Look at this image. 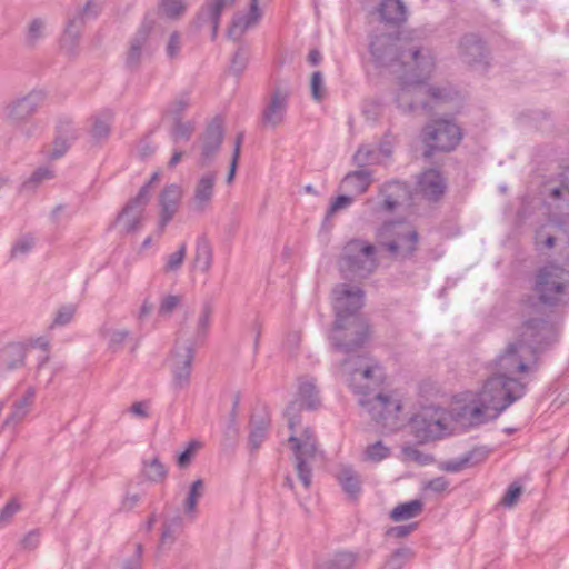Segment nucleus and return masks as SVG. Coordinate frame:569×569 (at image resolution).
Wrapping results in <instances>:
<instances>
[{"instance_id": "27", "label": "nucleus", "mask_w": 569, "mask_h": 569, "mask_svg": "<svg viewBox=\"0 0 569 569\" xmlns=\"http://www.w3.org/2000/svg\"><path fill=\"white\" fill-rule=\"evenodd\" d=\"M34 388L29 387L24 395L12 403L11 411L4 419L3 425L16 426L21 422L30 411V408L34 401Z\"/></svg>"}, {"instance_id": "2", "label": "nucleus", "mask_w": 569, "mask_h": 569, "mask_svg": "<svg viewBox=\"0 0 569 569\" xmlns=\"http://www.w3.org/2000/svg\"><path fill=\"white\" fill-rule=\"evenodd\" d=\"M545 325L546 321L539 318L526 320L518 328L517 338L510 341L492 361L493 372L488 379H497L502 382L503 391L516 397V401L525 396L526 385L513 375L529 371L527 356H533L538 333Z\"/></svg>"}, {"instance_id": "41", "label": "nucleus", "mask_w": 569, "mask_h": 569, "mask_svg": "<svg viewBox=\"0 0 569 569\" xmlns=\"http://www.w3.org/2000/svg\"><path fill=\"white\" fill-rule=\"evenodd\" d=\"M44 29L46 23L42 19H33L28 26L24 44L28 48H34L44 38Z\"/></svg>"}, {"instance_id": "60", "label": "nucleus", "mask_w": 569, "mask_h": 569, "mask_svg": "<svg viewBox=\"0 0 569 569\" xmlns=\"http://www.w3.org/2000/svg\"><path fill=\"white\" fill-rule=\"evenodd\" d=\"M489 456V450L486 447H476L463 455L469 467L483 462Z\"/></svg>"}, {"instance_id": "7", "label": "nucleus", "mask_w": 569, "mask_h": 569, "mask_svg": "<svg viewBox=\"0 0 569 569\" xmlns=\"http://www.w3.org/2000/svg\"><path fill=\"white\" fill-rule=\"evenodd\" d=\"M569 271L555 262L538 269L533 290L541 303L557 307L569 302Z\"/></svg>"}, {"instance_id": "48", "label": "nucleus", "mask_w": 569, "mask_h": 569, "mask_svg": "<svg viewBox=\"0 0 569 569\" xmlns=\"http://www.w3.org/2000/svg\"><path fill=\"white\" fill-rule=\"evenodd\" d=\"M150 200V188L149 184H143L138 194L130 199L127 204L124 206V213L131 211L134 208H138V210H144L146 206L148 204Z\"/></svg>"}, {"instance_id": "16", "label": "nucleus", "mask_w": 569, "mask_h": 569, "mask_svg": "<svg viewBox=\"0 0 569 569\" xmlns=\"http://www.w3.org/2000/svg\"><path fill=\"white\" fill-rule=\"evenodd\" d=\"M43 90H32L28 94L10 101L4 107V114L13 123H21L28 120L38 111L46 100Z\"/></svg>"}, {"instance_id": "47", "label": "nucleus", "mask_w": 569, "mask_h": 569, "mask_svg": "<svg viewBox=\"0 0 569 569\" xmlns=\"http://www.w3.org/2000/svg\"><path fill=\"white\" fill-rule=\"evenodd\" d=\"M259 0H251L250 2V11L247 16L240 17L239 19L233 21V28H240L241 31L249 29L253 26L261 17V13L258 8Z\"/></svg>"}, {"instance_id": "5", "label": "nucleus", "mask_w": 569, "mask_h": 569, "mask_svg": "<svg viewBox=\"0 0 569 569\" xmlns=\"http://www.w3.org/2000/svg\"><path fill=\"white\" fill-rule=\"evenodd\" d=\"M497 379H487L476 399L461 408L459 416L470 426H480L496 419L516 401L510 392L503 391V385Z\"/></svg>"}, {"instance_id": "1", "label": "nucleus", "mask_w": 569, "mask_h": 569, "mask_svg": "<svg viewBox=\"0 0 569 569\" xmlns=\"http://www.w3.org/2000/svg\"><path fill=\"white\" fill-rule=\"evenodd\" d=\"M332 295L336 319L329 340L336 352L348 356L341 363L347 368L370 335L367 320L359 313L363 306L365 291L357 286L340 283L332 289Z\"/></svg>"}, {"instance_id": "63", "label": "nucleus", "mask_w": 569, "mask_h": 569, "mask_svg": "<svg viewBox=\"0 0 569 569\" xmlns=\"http://www.w3.org/2000/svg\"><path fill=\"white\" fill-rule=\"evenodd\" d=\"M53 173L46 167L38 168L29 178L28 181L24 182V187H37L43 180L51 179Z\"/></svg>"}, {"instance_id": "62", "label": "nucleus", "mask_w": 569, "mask_h": 569, "mask_svg": "<svg viewBox=\"0 0 569 569\" xmlns=\"http://www.w3.org/2000/svg\"><path fill=\"white\" fill-rule=\"evenodd\" d=\"M521 493H522V487L520 485L513 482L508 487V489L501 500V503L505 507H512L516 505V502L520 498Z\"/></svg>"}, {"instance_id": "15", "label": "nucleus", "mask_w": 569, "mask_h": 569, "mask_svg": "<svg viewBox=\"0 0 569 569\" xmlns=\"http://www.w3.org/2000/svg\"><path fill=\"white\" fill-rule=\"evenodd\" d=\"M152 23L143 21L133 37L129 40L128 50L126 52L124 67L131 72L140 69L144 57L152 54L150 44V33Z\"/></svg>"}, {"instance_id": "10", "label": "nucleus", "mask_w": 569, "mask_h": 569, "mask_svg": "<svg viewBox=\"0 0 569 569\" xmlns=\"http://www.w3.org/2000/svg\"><path fill=\"white\" fill-rule=\"evenodd\" d=\"M432 71L422 73L416 67L398 73L399 90L395 97L398 108L403 112H412L417 109L431 111L432 106L422 99L423 83Z\"/></svg>"}, {"instance_id": "51", "label": "nucleus", "mask_w": 569, "mask_h": 569, "mask_svg": "<svg viewBox=\"0 0 569 569\" xmlns=\"http://www.w3.org/2000/svg\"><path fill=\"white\" fill-rule=\"evenodd\" d=\"M248 64V56L243 48H239L232 57L229 70L236 77H240Z\"/></svg>"}, {"instance_id": "17", "label": "nucleus", "mask_w": 569, "mask_h": 569, "mask_svg": "<svg viewBox=\"0 0 569 569\" xmlns=\"http://www.w3.org/2000/svg\"><path fill=\"white\" fill-rule=\"evenodd\" d=\"M289 102V92L274 88L262 110L261 122L266 128L276 129L284 121Z\"/></svg>"}, {"instance_id": "11", "label": "nucleus", "mask_w": 569, "mask_h": 569, "mask_svg": "<svg viewBox=\"0 0 569 569\" xmlns=\"http://www.w3.org/2000/svg\"><path fill=\"white\" fill-rule=\"evenodd\" d=\"M449 423V413L440 407L422 408L410 421L412 432L420 442L440 439L448 433Z\"/></svg>"}, {"instance_id": "29", "label": "nucleus", "mask_w": 569, "mask_h": 569, "mask_svg": "<svg viewBox=\"0 0 569 569\" xmlns=\"http://www.w3.org/2000/svg\"><path fill=\"white\" fill-rule=\"evenodd\" d=\"M358 560V552L340 550L319 563L317 569H353Z\"/></svg>"}, {"instance_id": "57", "label": "nucleus", "mask_w": 569, "mask_h": 569, "mask_svg": "<svg viewBox=\"0 0 569 569\" xmlns=\"http://www.w3.org/2000/svg\"><path fill=\"white\" fill-rule=\"evenodd\" d=\"M34 246V238L26 234L19 238L11 248V257L14 258L20 254H27Z\"/></svg>"}, {"instance_id": "22", "label": "nucleus", "mask_w": 569, "mask_h": 569, "mask_svg": "<svg viewBox=\"0 0 569 569\" xmlns=\"http://www.w3.org/2000/svg\"><path fill=\"white\" fill-rule=\"evenodd\" d=\"M417 188L425 199L436 202L445 194L447 184L439 170L428 169L420 174Z\"/></svg>"}, {"instance_id": "25", "label": "nucleus", "mask_w": 569, "mask_h": 569, "mask_svg": "<svg viewBox=\"0 0 569 569\" xmlns=\"http://www.w3.org/2000/svg\"><path fill=\"white\" fill-rule=\"evenodd\" d=\"M216 180V172H207L199 179L194 188L193 210L202 212L211 201Z\"/></svg>"}, {"instance_id": "50", "label": "nucleus", "mask_w": 569, "mask_h": 569, "mask_svg": "<svg viewBox=\"0 0 569 569\" xmlns=\"http://www.w3.org/2000/svg\"><path fill=\"white\" fill-rule=\"evenodd\" d=\"M366 458L370 461L379 462L390 455V449L382 441H377L366 449Z\"/></svg>"}, {"instance_id": "4", "label": "nucleus", "mask_w": 569, "mask_h": 569, "mask_svg": "<svg viewBox=\"0 0 569 569\" xmlns=\"http://www.w3.org/2000/svg\"><path fill=\"white\" fill-rule=\"evenodd\" d=\"M349 373V386L353 392L362 396L359 405L368 411L372 420L385 422L397 417L401 409L399 401L380 392L369 397L370 383L377 385L381 378V368L377 363H371L367 357L358 355L357 366L350 368Z\"/></svg>"}, {"instance_id": "28", "label": "nucleus", "mask_w": 569, "mask_h": 569, "mask_svg": "<svg viewBox=\"0 0 569 569\" xmlns=\"http://www.w3.org/2000/svg\"><path fill=\"white\" fill-rule=\"evenodd\" d=\"M213 260V251L211 243L206 234L197 238L193 258V267L203 273H208L211 269Z\"/></svg>"}, {"instance_id": "32", "label": "nucleus", "mask_w": 569, "mask_h": 569, "mask_svg": "<svg viewBox=\"0 0 569 569\" xmlns=\"http://www.w3.org/2000/svg\"><path fill=\"white\" fill-rule=\"evenodd\" d=\"M379 12L381 19L388 23L400 24L406 20V7L401 0H383Z\"/></svg>"}, {"instance_id": "9", "label": "nucleus", "mask_w": 569, "mask_h": 569, "mask_svg": "<svg viewBox=\"0 0 569 569\" xmlns=\"http://www.w3.org/2000/svg\"><path fill=\"white\" fill-rule=\"evenodd\" d=\"M463 137L462 129L451 119L440 118L427 123L422 129V141L426 146L425 157L435 152L453 151Z\"/></svg>"}, {"instance_id": "64", "label": "nucleus", "mask_w": 569, "mask_h": 569, "mask_svg": "<svg viewBox=\"0 0 569 569\" xmlns=\"http://www.w3.org/2000/svg\"><path fill=\"white\" fill-rule=\"evenodd\" d=\"M181 50V36L178 31H174L170 34L167 47H166V53L170 59H174L179 56Z\"/></svg>"}, {"instance_id": "12", "label": "nucleus", "mask_w": 569, "mask_h": 569, "mask_svg": "<svg viewBox=\"0 0 569 569\" xmlns=\"http://www.w3.org/2000/svg\"><path fill=\"white\" fill-rule=\"evenodd\" d=\"M293 451V458L296 462V470L299 479L301 480L305 488H309L311 485L312 471L309 466V461L316 457L317 452V439L313 430L310 427L305 428L301 437H297L293 433L288 439Z\"/></svg>"}, {"instance_id": "35", "label": "nucleus", "mask_w": 569, "mask_h": 569, "mask_svg": "<svg viewBox=\"0 0 569 569\" xmlns=\"http://www.w3.org/2000/svg\"><path fill=\"white\" fill-rule=\"evenodd\" d=\"M299 397L308 410H316L320 406L319 391L310 379H302L299 382Z\"/></svg>"}, {"instance_id": "13", "label": "nucleus", "mask_w": 569, "mask_h": 569, "mask_svg": "<svg viewBox=\"0 0 569 569\" xmlns=\"http://www.w3.org/2000/svg\"><path fill=\"white\" fill-rule=\"evenodd\" d=\"M194 347L191 342L181 343L177 340L171 350L168 362L172 375L171 386L177 392L190 386Z\"/></svg>"}, {"instance_id": "33", "label": "nucleus", "mask_w": 569, "mask_h": 569, "mask_svg": "<svg viewBox=\"0 0 569 569\" xmlns=\"http://www.w3.org/2000/svg\"><path fill=\"white\" fill-rule=\"evenodd\" d=\"M338 480L343 491L353 500H356L361 491V481L359 475L350 467H343Z\"/></svg>"}, {"instance_id": "61", "label": "nucleus", "mask_w": 569, "mask_h": 569, "mask_svg": "<svg viewBox=\"0 0 569 569\" xmlns=\"http://www.w3.org/2000/svg\"><path fill=\"white\" fill-rule=\"evenodd\" d=\"M189 106L188 96H181L179 99L174 100L170 107L168 112L172 116L173 121L182 120L183 112Z\"/></svg>"}, {"instance_id": "23", "label": "nucleus", "mask_w": 569, "mask_h": 569, "mask_svg": "<svg viewBox=\"0 0 569 569\" xmlns=\"http://www.w3.org/2000/svg\"><path fill=\"white\" fill-rule=\"evenodd\" d=\"M27 348L19 342H11L0 349V377L24 366Z\"/></svg>"}, {"instance_id": "59", "label": "nucleus", "mask_w": 569, "mask_h": 569, "mask_svg": "<svg viewBox=\"0 0 569 569\" xmlns=\"http://www.w3.org/2000/svg\"><path fill=\"white\" fill-rule=\"evenodd\" d=\"M72 141L62 138V136H56V139L52 143V150L49 154L50 159H59L66 154V152L69 150Z\"/></svg>"}, {"instance_id": "42", "label": "nucleus", "mask_w": 569, "mask_h": 569, "mask_svg": "<svg viewBox=\"0 0 569 569\" xmlns=\"http://www.w3.org/2000/svg\"><path fill=\"white\" fill-rule=\"evenodd\" d=\"M211 313H212V308L210 307V305L206 303L202 308L200 316H199V319L197 322V329H196V332H194L191 343L197 346L204 341V338L207 336L209 325H210Z\"/></svg>"}, {"instance_id": "24", "label": "nucleus", "mask_w": 569, "mask_h": 569, "mask_svg": "<svg viewBox=\"0 0 569 569\" xmlns=\"http://www.w3.org/2000/svg\"><path fill=\"white\" fill-rule=\"evenodd\" d=\"M381 193L383 196L382 207L388 211L395 210L411 198L410 186L398 180L386 182L381 188Z\"/></svg>"}, {"instance_id": "21", "label": "nucleus", "mask_w": 569, "mask_h": 569, "mask_svg": "<svg viewBox=\"0 0 569 569\" xmlns=\"http://www.w3.org/2000/svg\"><path fill=\"white\" fill-rule=\"evenodd\" d=\"M226 6L227 0H206L196 17L194 27L197 29H202L210 26L211 39L214 40L218 34L221 14Z\"/></svg>"}, {"instance_id": "43", "label": "nucleus", "mask_w": 569, "mask_h": 569, "mask_svg": "<svg viewBox=\"0 0 569 569\" xmlns=\"http://www.w3.org/2000/svg\"><path fill=\"white\" fill-rule=\"evenodd\" d=\"M187 10L184 0H161L159 3V11L168 19H179Z\"/></svg>"}, {"instance_id": "34", "label": "nucleus", "mask_w": 569, "mask_h": 569, "mask_svg": "<svg viewBox=\"0 0 569 569\" xmlns=\"http://www.w3.org/2000/svg\"><path fill=\"white\" fill-rule=\"evenodd\" d=\"M250 427L248 445L251 451H257L266 440L269 423L263 417L258 419L256 416H252Z\"/></svg>"}, {"instance_id": "6", "label": "nucleus", "mask_w": 569, "mask_h": 569, "mask_svg": "<svg viewBox=\"0 0 569 569\" xmlns=\"http://www.w3.org/2000/svg\"><path fill=\"white\" fill-rule=\"evenodd\" d=\"M378 266L376 246L362 239H351L342 248L339 269L346 279H366Z\"/></svg>"}, {"instance_id": "38", "label": "nucleus", "mask_w": 569, "mask_h": 569, "mask_svg": "<svg viewBox=\"0 0 569 569\" xmlns=\"http://www.w3.org/2000/svg\"><path fill=\"white\" fill-rule=\"evenodd\" d=\"M204 493V482L202 479H198L193 481L189 488L188 495L186 497L183 507L184 513L187 516H193L197 511V505L199 499Z\"/></svg>"}, {"instance_id": "26", "label": "nucleus", "mask_w": 569, "mask_h": 569, "mask_svg": "<svg viewBox=\"0 0 569 569\" xmlns=\"http://www.w3.org/2000/svg\"><path fill=\"white\" fill-rule=\"evenodd\" d=\"M371 183L372 172L368 169H360L347 173L341 181V187L346 191L359 196L365 193Z\"/></svg>"}, {"instance_id": "39", "label": "nucleus", "mask_w": 569, "mask_h": 569, "mask_svg": "<svg viewBox=\"0 0 569 569\" xmlns=\"http://www.w3.org/2000/svg\"><path fill=\"white\" fill-rule=\"evenodd\" d=\"M413 556L415 553L411 548H398L387 558L381 569H402Z\"/></svg>"}, {"instance_id": "54", "label": "nucleus", "mask_w": 569, "mask_h": 569, "mask_svg": "<svg viewBox=\"0 0 569 569\" xmlns=\"http://www.w3.org/2000/svg\"><path fill=\"white\" fill-rule=\"evenodd\" d=\"M302 405H299L297 401H292L288 405L284 415L288 419V427L291 432L295 435L296 428L301 423L300 409Z\"/></svg>"}, {"instance_id": "30", "label": "nucleus", "mask_w": 569, "mask_h": 569, "mask_svg": "<svg viewBox=\"0 0 569 569\" xmlns=\"http://www.w3.org/2000/svg\"><path fill=\"white\" fill-rule=\"evenodd\" d=\"M92 126L89 131L91 143L94 146L102 144L110 136L111 131V113L104 112L91 118Z\"/></svg>"}, {"instance_id": "52", "label": "nucleus", "mask_w": 569, "mask_h": 569, "mask_svg": "<svg viewBox=\"0 0 569 569\" xmlns=\"http://www.w3.org/2000/svg\"><path fill=\"white\" fill-rule=\"evenodd\" d=\"M310 90L313 100L320 102L326 94L323 76L320 71H315L310 79Z\"/></svg>"}, {"instance_id": "44", "label": "nucleus", "mask_w": 569, "mask_h": 569, "mask_svg": "<svg viewBox=\"0 0 569 569\" xmlns=\"http://www.w3.org/2000/svg\"><path fill=\"white\" fill-rule=\"evenodd\" d=\"M144 210H138V208L124 213V208L118 216V221L123 223L126 232H134L141 227L142 213Z\"/></svg>"}, {"instance_id": "58", "label": "nucleus", "mask_w": 569, "mask_h": 569, "mask_svg": "<svg viewBox=\"0 0 569 569\" xmlns=\"http://www.w3.org/2000/svg\"><path fill=\"white\" fill-rule=\"evenodd\" d=\"M180 303H181L180 296H174V295L166 296L159 306V309H158L159 316H162V317L170 316Z\"/></svg>"}, {"instance_id": "46", "label": "nucleus", "mask_w": 569, "mask_h": 569, "mask_svg": "<svg viewBox=\"0 0 569 569\" xmlns=\"http://www.w3.org/2000/svg\"><path fill=\"white\" fill-rule=\"evenodd\" d=\"M103 335L108 337V348L113 352L120 350L130 336L127 329H104Z\"/></svg>"}, {"instance_id": "20", "label": "nucleus", "mask_w": 569, "mask_h": 569, "mask_svg": "<svg viewBox=\"0 0 569 569\" xmlns=\"http://www.w3.org/2000/svg\"><path fill=\"white\" fill-rule=\"evenodd\" d=\"M460 58L470 66H487L488 51L481 38L475 33L465 34L459 44Z\"/></svg>"}, {"instance_id": "3", "label": "nucleus", "mask_w": 569, "mask_h": 569, "mask_svg": "<svg viewBox=\"0 0 569 569\" xmlns=\"http://www.w3.org/2000/svg\"><path fill=\"white\" fill-rule=\"evenodd\" d=\"M369 52L377 67L390 68L393 73L416 67L422 73L433 70L435 59L428 49L402 40L398 34L381 33L371 37Z\"/></svg>"}, {"instance_id": "56", "label": "nucleus", "mask_w": 569, "mask_h": 569, "mask_svg": "<svg viewBox=\"0 0 569 569\" xmlns=\"http://www.w3.org/2000/svg\"><path fill=\"white\" fill-rule=\"evenodd\" d=\"M239 438V427L237 419H228V423L223 431V445L226 447H233L237 445Z\"/></svg>"}, {"instance_id": "31", "label": "nucleus", "mask_w": 569, "mask_h": 569, "mask_svg": "<svg viewBox=\"0 0 569 569\" xmlns=\"http://www.w3.org/2000/svg\"><path fill=\"white\" fill-rule=\"evenodd\" d=\"M160 542L157 552L160 553L166 548L172 546L182 530V518L180 516L166 520L161 528Z\"/></svg>"}, {"instance_id": "40", "label": "nucleus", "mask_w": 569, "mask_h": 569, "mask_svg": "<svg viewBox=\"0 0 569 569\" xmlns=\"http://www.w3.org/2000/svg\"><path fill=\"white\" fill-rule=\"evenodd\" d=\"M143 472L148 480L152 482H162L168 475V470L158 457L150 461H143Z\"/></svg>"}, {"instance_id": "49", "label": "nucleus", "mask_w": 569, "mask_h": 569, "mask_svg": "<svg viewBox=\"0 0 569 569\" xmlns=\"http://www.w3.org/2000/svg\"><path fill=\"white\" fill-rule=\"evenodd\" d=\"M186 253L187 246L186 243H181L176 252L168 256L164 264V271L172 272L179 270L184 261Z\"/></svg>"}, {"instance_id": "18", "label": "nucleus", "mask_w": 569, "mask_h": 569, "mask_svg": "<svg viewBox=\"0 0 569 569\" xmlns=\"http://www.w3.org/2000/svg\"><path fill=\"white\" fill-rule=\"evenodd\" d=\"M224 138L223 120L221 117H214L207 126L202 136L200 167H207L217 156Z\"/></svg>"}, {"instance_id": "53", "label": "nucleus", "mask_w": 569, "mask_h": 569, "mask_svg": "<svg viewBox=\"0 0 569 569\" xmlns=\"http://www.w3.org/2000/svg\"><path fill=\"white\" fill-rule=\"evenodd\" d=\"M353 201L352 196L341 194L338 196L327 209L325 221L330 220L339 210L348 208Z\"/></svg>"}, {"instance_id": "55", "label": "nucleus", "mask_w": 569, "mask_h": 569, "mask_svg": "<svg viewBox=\"0 0 569 569\" xmlns=\"http://www.w3.org/2000/svg\"><path fill=\"white\" fill-rule=\"evenodd\" d=\"M57 134L73 142L78 139L79 131L74 128L73 122L70 119L63 118L60 119L57 124Z\"/></svg>"}, {"instance_id": "45", "label": "nucleus", "mask_w": 569, "mask_h": 569, "mask_svg": "<svg viewBox=\"0 0 569 569\" xmlns=\"http://www.w3.org/2000/svg\"><path fill=\"white\" fill-rule=\"evenodd\" d=\"M194 131V127L190 121L176 120L170 130V137L174 143L179 141H188Z\"/></svg>"}, {"instance_id": "19", "label": "nucleus", "mask_w": 569, "mask_h": 569, "mask_svg": "<svg viewBox=\"0 0 569 569\" xmlns=\"http://www.w3.org/2000/svg\"><path fill=\"white\" fill-rule=\"evenodd\" d=\"M182 196L181 187L172 183L167 186L160 194V219L158 223V236L160 237L167 227V224L171 221L176 212L179 208V202Z\"/></svg>"}, {"instance_id": "37", "label": "nucleus", "mask_w": 569, "mask_h": 569, "mask_svg": "<svg viewBox=\"0 0 569 569\" xmlns=\"http://www.w3.org/2000/svg\"><path fill=\"white\" fill-rule=\"evenodd\" d=\"M381 154L378 149L370 146H360L352 157L353 163L360 168L378 164L381 162Z\"/></svg>"}, {"instance_id": "8", "label": "nucleus", "mask_w": 569, "mask_h": 569, "mask_svg": "<svg viewBox=\"0 0 569 569\" xmlns=\"http://www.w3.org/2000/svg\"><path fill=\"white\" fill-rule=\"evenodd\" d=\"M380 244L395 259H410L417 251L418 232L405 221H387L377 231Z\"/></svg>"}, {"instance_id": "36", "label": "nucleus", "mask_w": 569, "mask_h": 569, "mask_svg": "<svg viewBox=\"0 0 569 569\" xmlns=\"http://www.w3.org/2000/svg\"><path fill=\"white\" fill-rule=\"evenodd\" d=\"M423 503L419 499L410 500L395 507L390 512L393 521H403L419 516L422 512Z\"/></svg>"}, {"instance_id": "14", "label": "nucleus", "mask_w": 569, "mask_h": 569, "mask_svg": "<svg viewBox=\"0 0 569 569\" xmlns=\"http://www.w3.org/2000/svg\"><path fill=\"white\" fill-rule=\"evenodd\" d=\"M101 7L100 0H87L86 4L69 18L62 41L70 52L76 50L84 24L98 17Z\"/></svg>"}]
</instances>
